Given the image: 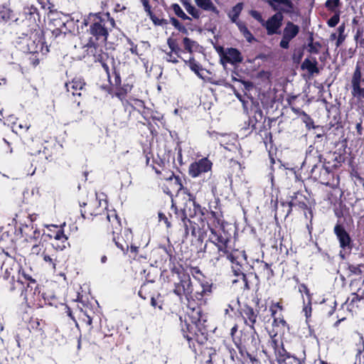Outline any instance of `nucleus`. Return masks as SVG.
I'll list each match as a JSON object with an SVG mask.
<instances>
[{"mask_svg":"<svg viewBox=\"0 0 364 364\" xmlns=\"http://www.w3.org/2000/svg\"><path fill=\"white\" fill-rule=\"evenodd\" d=\"M2 279L6 283L5 288L10 292L21 291L27 299L29 294L40 297V288L37 281L32 277L22 266L16 262L9 264H4Z\"/></svg>","mask_w":364,"mask_h":364,"instance_id":"nucleus-1","label":"nucleus"},{"mask_svg":"<svg viewBox=\"0 0 364 364\" xmlns=\"http://www.w3.org/2000/svg\"><path fill=\"white\" fill-rule=\"evenodd\" d=\"M232 239H229L216 246L211 245L204 254L210 262L214 265L218 264L223 258L229 260L231 263V268L235 276L240 277L244 283V287L250 289L249 282L245 274L242 259L246 260L247 256L245 251H239L230 245Z\"/></svg>","mask_w":364,"mask_h":364,"instance_id":"nucleus-2","label":"nucleus"},{"mask_svg":"<svg viewBox=\"0 0 364 364\" xmlns=\"http://www.w3.org/2000/svg\"><path fill=\"white\" fill-rule=\"evenodd\" d=\"M299 1V0H268L269 6L276 12L262 23L268 36L281 34L280 28L284 20V14L290 17L298 16L300 14Z\"/></svg>","mask_w":364,"mask_h":364,"instance_id":"nucleus-3","label":"nucleus"},{"mask_svg":"<svg viewBox=\"0 0 364 364\" xmlns=\"http://www.w3.org/2000/svg\"><path fill=\"white\" fill-rule=\"evenodd\" d=\"M87 27L88 41L107 42L109 33L116 26V22L109 12L90 13L82 22Z\"/></svg>","mask_w":364,"mask_h":364,"instance_id":"nucleus-4","label":"nucleus"},{"mask_svg":"<svg viewBox=\"0 0 364 364\" xmlns=\"http://www.w3.org/2000/svg\"><path fill=\"white\" fill-rule=\"evenodd\" d=\"M218 203V201H216ZM207 225L210 230L208 239L206 240L203 252L208 250L211 245L216 246L229 239H232L230 234L226 232L224 230L223 213L221 208L218 205L214 207V210L209 206V210L206 211Z\"/></svg>","mask_w":364,"mask_h":364,"instance_id":"nucleus-5","label":"nucleus"},{"mask_svg":"<svg viewBox=\"0 0 364 364\" xmlns=\"http://www.w3.org/2000/svg\"><path fill=\"white\" fill-rule=\"evenodd\" d=\"M213 284L211 281L203 279L198 282V287L194 289L192 298L188 301V309L192 311L194 323L205 321L202 306L207 304L213 294Z\"/></svg>","mask_w":364,"mask_h":364,"instance_id":"nucleus-6","label":"nucleus"},{"mask_svg":"<svg viewBox=\"0 0 364 364\" xmlns=\"http://www.w3.org/2000/svg\"><path fill=\"white\" fill-rule=\"evenodd\" d=\"M19 39L18 43L24 53H41L42 56H45L49 52L44 31L40 25H33V28H28Z\"/></svg>","mask_w":364,"mask_h":364,"instance_id":"nucleus-7","label":"nucleus"},{"mask_svg":"<svg viewBox=\"0 0 364 364\" xmlns=\"http://www.w3.org/2000/svg\"><path fill=\"white\" fill-rule=\"evenodd\" d=\"M167 45L169 50H163L166 55L164 59L168 63L177 64L179 63V59L182 61L184 59L182 56L183 53H188L192 55L198 43L188 37H184L182 40L183 48H181L178 40L171 36L167 38Z\"/></svg>","mask_w":364,"mask_h":364,"instance_id":"nucleus-8","label":"nucleus"},{"mask_svg":"<svg viewBox=\"0 0 364 364\" xmlns=\"http://www.w3.org/2000/svg\"><path fill=\"white\" fill-rule=\"evenodd\" d=\"M106 44L107 42L88 41L85 48H86L87 54L89 56H92L95 62H98L102 65L107 77L109 79L110 70L107 65V61L110 58V56L109 53L105 51Z\"/></svg>","mask_w":364,"mask_h":364,"instance_id":"nucleus-9","label":"nucleus"},{"mask_svg":"<svg viewBox=\"0 0 364 364\" xmlns=\"http://www.w3.org/2000/svg\"><path fill=\"white\" fill-rule=\"evenodd\" d=\"M259 335L255 328L240 331V336L235 340V344L242 355L247 351H257L259 349Z\"/></svg>","mask_w":364,"mask_h":364,"instance_id":"nucleus-10","label":"nucleus"},{"mask_svg":"<svg viewBox=\"0 0 364 364\" xmlns=\"http://www.w3.org/2000/svg\"><path fill=\"white\" fill-rule=\"evenodd\" d=\"M172 213H170V218L173 223L178 224L183 228V235L186 238L188 237L191 232L192 235L196 236L195 223L192 222L186 217V213L182 210L181 206H178L172 202L171 207Z\"/></svg>","mask_w":364,"mask_h":364,"instance_id":"nucleus-11","label":"nucleus"},{"mask_svg":"<svg viewBox=\"0 0 364 364\" xmlns=\"http://www.w3.org/2000/svg\"><path fill=\"white\" fill-rule=\"evenodd\" d=\"M270 312L269 318H272V326L273 331L274 328L280 331H284L285 328H289V326L284 318L283 314L284 306H283L282 299L279 301H272L269 308Z\"/></svg>","mask_w":364,"mask_h":364,"instance_id":"nucleus-12","label":"nucleus"},{"mask_svg":"<svg viewBox=\"0 0 364 364\" xmlns=\"http://www.w3.org/2000/svg\"><path fill=\"white\" fill-rule=\"evenodd\" d=\"M193 290L194 287L191 276L188 274L178 279V281L174 282L172 291L178 297L181 302L183 301V299H185L186 306H188V301H190L191 298H192Z\"/></svg>","mask_w":364,"mask_h":364,"instance_id":"nucleus-13","label":"nucleus"},{"mask_svg":"<svg viewBox=\"0 0 364 364\" xmlns=\"http://www.w3.org/2000/svg\"><path fill=\"white\" fill-rule=\"evenodd\" d=\"M102 219L105 220L106 232L108 234L120 235L122 230L121 219L115 210H107L103 211Z\"/></svg>","mask_w":364,"mask_h":364,"instance_id":"nucleus-14","label":"nucleus"},{"mask_svg":"<svg viewBox=\"0 0 364 364\" xmlns=\"http://www.w3.org/2000/svg\"><path fill=\"white\" fill-rule=\"evenodd\" d=\"M46 161L48 162L58 163L63 162L64 151L62 145L56 142H46L43 151H39Z\"/></svg>","mask_w":364,"mask_h":364,"instance_id":"nucleus-15","label":"nucleus"},{"mask_svg":"<svg viewBox=\"0 0 364 364\" xmlns=\"http://www.w3.org/2000/svg\"><path fill=\"white\" fill-rule=\"evenodd\" d=\"M239 314L242 316L244 323L248 326L251 329L255 328L257 323V318H259L264 323L269 322L270 318L268 315L263 316L259 314V311H256L252 306L248 304H245L239 310Z\"/></svg>","mask_w":364,"mask_h":364,"instance_id":"nucleus-16","label":"nucleus"},{"mask_svg":"<svg viewBox=\"0 0 364 364\" xmlns=\"http://www.w3.org/2000/svg\"><path fill=\"white\" fill-rule=\"evenodd\" d=\"M212 168L213 162L208 157H203L191 163L188 166V173L191 178H198L211 171Z\"/></svg>","mask_w":364,"mask_h":364,"instance_id":"nucleus-17","label":"nucleus"},{"mask_svg":"<svg viewBox=\"0 0 364 364\" xmlns=\"http://www.w3.org/2000/svg\"><path fill=\"white\" fill-rule=\"evenodd\" d=\"M331 168L333 167L330 166V162H324L319 169L317 179L321 184L335 188L338 185L339 180L338 178H335Z\"/></svg>","mask_w":364,"mask_h":364,"instance_id":"nucleus-18","label":"nucleus"},{"mask_svg":"<svg viewBox=\"0 0 364 364\" xmlns=\"http://www.w3.org/2000/svg\"><path fill=\"white\" fill-rule=\"evenodd\" d=\"M81 206L80 213L84 219H90L91 217H95L98 220L103 219V213L105 211L100 207V201L97 198L90 200L89 203H84Z\"/></svg>","mask_w":364,"mask_h":364,"instance_id":"nucleus-19","label":"nucleus"},{"mask_svg":"<svg viewBox=\"0 0 364 364\" xmlns=\"http://www.w3.org/2000/svg\"><path fill=\"white\" fill-rule=\"evenodd\" d=\"M218 53L221 57L223 63H230L231 65H237L243 61V57L240 51L235 48H228L225 50L223 47H220Z\"/></svg>","mask_w":364,"mask_h":364,"instance_id":"nucleus-20","label":"nucleus"},{"mask_svg":"<svg viewBox=\"0 0 364 364\" xmlns=\"http://www.w3.org/2000/svg\"><path fill=\"white\" fill-rule=\"evenodd\" d=\"M300 31V28L298 25L294 24L291 21H287L285 27L283 29L282 38L279 43V46L283 49H288L289 48V43L293 40Z\"/></svg>","mask_w":364,"mask_h":364,"instance_id":"nucleus-21","label":"nucleus"},{"mask_svg":"<svg viewBox=\"0 0 364 364\" xmlns=\"http://www.w3.org/2000/svg\"><path fill=\"white\" fill-rule=\"evenodd\" d=\"M299 196H300L301 198H304V199H306L305 196H304L302 194L299 193V192L294 193V195L291 196V200L287 203L288 205V210L285 215V218L289 216L291 211L292 208L294 206H298L299 208L307 210L308 213L310 215V218L311 219L313 218V211L311 208L309 207L306 203L304 200H299ZM281 205L282 206H286L287 204L284 202L281 203Z\"/></svg>","mask_w":364,"mask_h":364,"instance_id":"nucleus-22","label":"nucleus"},{"mask_svg":"<svg viewBox=\"0 0 364 364\" xmlns=\"http://www.w3.org/2000/svg\"><path fill=\"white\" fill-rule=\"evenodd\" d=\"M85 86V79L81 76H75L71 80L65 83L67 92L70 93L74 97H80L82 92L86 90Z\"/></svg>","mask_w":364,"mask_h":364,"instance_id":"nucleus-23","label":"nucleus"},{"mask_svg":"<svg viewBox=\"0 0 364 364\" xmlns=\"http://www.w3.org/2000/svg\"><path fill=\"white\" fill-rule=\"evenodd\" d=\"M193 350L196 357L198 358L200 361L205 364H213L215 361L217 356V351L215 348L205 346L202 348H196Z\"/></svg>","mask_w":364,"mask_h":364,"instance_id":"nucleus-24","label":"nucleus"},{"mask_svg":"<svg viewBox=\"0 0 364 364\" xmlns=\"http://www.w3.org/2000/svg\"><path fill=\"white\" fill-rule=\"evenodd\" d=\"M333 231L339 241L340 247L343 250H347L350 252L353 249V242L350 235L345 230L344 227L341 224L337 223L334 227Z\"/></svg>","mask_w":364,"mask_h":364,"instance_id":"nucleus-25","label":"nucleus"},{"mask_svg":"<svg viewBox=\"0 0 364 364\" xmlns=\"http://www.w3.org/2000/svg\"><path fill=\"white\" fill-rule=\"evenodd\" d=\"M24 16L23 19V23L28 28H33V25H39L40 16L38 12V9L34 6H25L22 12Z\"/></svg>","mask_w":364,"mask_h":364,"instance_id":"nucleus-26","label":"nucleus"},{"mask_svg":"<svg viewBox=\"0 0 364 364\" xmlns=\"http://www.w3.org/2000/svg\"><path fill=\"white\" fill-rule=\"evenodd\" d=\"M253 115L250 116L248 120V129L251 128V132L253 130L257 131L259 127L266 123L267 118L264 116L263 112L259 107H255L251 109Z\"/></svg>","mask_w":364,"mask_h":364,"instance_id":"nucleus-27","label":"nucleus"},{"mask_svg":"<svg viewBox=\"0 0 364 364\" xmlns=\"http://www.w3.org/2000/svg\"><path fill=\"white\" fill-rule=\"evenodd\" d=\"M321 159L322 156L317 149L312 145L308 147L306 152L304 163L312 166L313 168L311 171L313 173L315 172L316 168H317L318 164L321 162Z\"/></svg>","mask_w":364,"mask_h":364,"instance_id":"nucleus-28","label":"nucleus"},{"mask_svg":"<svg viewBox=\"0 0 364 364\" xmlns=\"http://www.w3.org/2000/svg\"><path fill=\"white\" fill-rule=\"evenodd\" d=\"M58 250L52 246L51 248H45L41 254L43 260L53 270H55L57 264L60 262Z\"/></svg>","mask_w":364,"mask_h":364,"instance_id":"nucleus-29","label":"nucleus"},{"mask_svg":"<svg viewBox=\"0 0 364 364\" xmlns=\"http://www.w3.org/2000/svg\"><path fill=\"white\" fill-rule=\"evenodd\" d=\"M271 346H272L278 364H284L287 362V359L291 358L290 353H289L284 347L283 344L279 346L277 339L274 337L271 339Z\"/></svg>","mask_w":364,"mask_h":364,"instance_id":"nucleus-30","label":"nucleus"},{"mask_svg":"<svg viewBox=\"0 0 364 364\" xmlns=\"http://www.w3.org/2000/svg\"><path fill=\"white\" fill-rule=\"evenodd\" d=\"M242 167L241 164L235 159H230L225 166V173L230 183L232 182V178H240L242 174Z\"/></svg>","mask_w":364,"mask_h":364,"instance_id":"nucleus-31","label":"nucleus"},{"mask_svg":"<svg viewBox=\"0 0 364 364\" xmlns=\"http://www.w3.org/2000/svg\"><path fill=\"white\" fill-rule=\"evenodd\" d=\"M57 232L53 235L54 241L52 242V246L57 250H63L67 246H69L68 237L64 232L63 227H56Z\"/></svg>","mask_w":364,"mask_h":364,"instance_id":"nucleus-32","label":"nucleus"},{"mask_svg":"<svg viewBox=\"0 0 364 364\" xmlns=\"http://www.w3.org/2000/svg\"><path fill=\"white\" fill-rule=\"evenodd\" d=\"M158 291L154 281L148 280L141 285L138 295L143 300H149L152 295L156 294Z\"/></svg>","mask_w":364,"mask_h":364,"instance_id":"nucleus-33","label":"nucleus"},{"mask_svg":"<svg viewBox=\"0 0 364 364\" xmlns=\"http://www.w3.org/2000/svg\"><path fill=\"white\" fill-rule=\"evenodd\" d=\"M15 245L14 230L12 228L9 230L1 229L0 235V246L2 249H11Z\"/></svg>","mask_w":364,"mask_h":364,"instance_id":"nucleus-34","label":"nucleus"},{"mask_svg":"<svg viewBox=\"0 0 364 364\" xmlns=\"http://www.w3.org/2000/svg\"><path fill=\"white\" fill-rule=\"evenodd\" d=\"M208 345V335L202 332L200 329L198 330L188 343L189 348H191L193 351L196 349V348H202Z\"/></svg>","mask_w":364,"mask_h":364,"instance_id":"nucleus-35","label":"nucleus"},{"mask_svg":"<svg viewBox=\"0 0 364 364\" xmlns=\"http://www.w3.org/2000/svg\"><path fill=\"white\" fill-rule=\"evenodd\" d=\"M272 120L269 118L267 123L261 125L257 129V134H259L265 146H267L269 144L272 143V134L270 131Z\"/></svg>","mask_w":364,"mask_h":364,"instance_id":"nucleus-36","label":"nucleus"},{"mask_svg":"<svg viewBox=\"0 0 364 364\" xmlns=\"http://www.w3.org/2000/svg\"><path fill=\"white\" fill-rule=\"evenodd\" d=\"M19 230L21 232V236L23 237L24 240L27 242L36 240L40 237L41 235L40 230H38L36 228L33 229V225H22Z\"/></svg>","mask_w":364,"mask_h":364,"instance_id":"nucleus-37","label":"nucleus"},{"mask_svg":"<svg viewBox=\"0 0 364 364\" xmlns=\"http://www.w3.org/2000/svg\"><path fill=\"white\" fill-rule=\"evenodd\" d=\"M144 11L146 12L147 15L149 16L150 19L152 21L153 23L155 26H166L168 23V21L167 19H165L164 18H159L152 11H151V6L149 4V2L148 0H141Z\"/></svg>","mask_w":364,"mask_h":364,"instance_id":"nucleus-38","label":"nucleus"},{"mask_svg":"<svg viewBox=\"0 0 364 364\" xmlns=\"http://www.w3.org/2000/svg\"><path fill=\"white\" fill-rule=\"evenodd\" d=\"M257 269L259 275L267 280L272 279L274 276L272 264L264 261L257 262Z\"/></svg>","mask_w":364,"mask_h":364,"instance_id":"nucleus-39","label":"nucleus"},{"mask_svg":"<svg viewBox=\"0 0 364 364\" xmlns=\"http://www.w3.org/2000/svg\"><path fill=\"white\" fill-rule=\"evenodd\" d=\"M159 166L161 168L159 169L155 166H153L156 173L159 176V178L161 181H166L167 182H172L173 177H174L175 173L167 168H165V162L163 160H160V163Z\"/></svg>","mask_w":364,"mask_h":364,"instance_id":"nucleus-40","label":"nucleus"},{"mask_svg":"<svg viewBox=\"0 0 364 364\" xmlns=\"http://www.w3.org/2000/svg\"><path fill=\"white\" fill-rule=\"evenodd\" d=\"M317 65L318 62L315 57L306 58L302 62L301 69L303 70H306L309 75H314V74H318L320 72Z\"/></svg>","mask_w":364,"mask_h":364,"instance_id":"nucleus-41","label":"nucleus"},{"mask_svg":"<svg viewBox=\"0 0 364 364\" xmlns=\"http://www.w3.org/2000/svg\"><path fill=\"white\" fill-rule=\"evenodd\" d=\"M194 205V195L191 193H188V198H184V202L181 206L182 210L186 213L187 218H194L196 216V211L193 209Z\"/></svg>","mask_w":364,"mask_h":364,"instance_id":"nucleus-42","label":"nucleus"},{"mask_svg":"<svg viewBox=\"0 0 364 364\" xmlns=\"http://www.w3.org/2000/svg\"><path fill=\"white\" fill-rule=\"evenodd\" d=\"M199 328L194 323H188L187 321L181 322V331L183 337L189 343Z\"/></svg>","mask_w":364,"mask_h":364,"instance_id":"nucleus-43","label":"nucleus"},{"mask_svg":"<svg viewBox=\"0 0 364 364\" xmlns=\"http://www.w3.org/2000/svg\"><path fill=\"white\" fill-rule=\"evenodd\" d=\"M339 144L342 147V154H336L333 153V161L335 162L331 166L333 168H337L341 166L343 163L345 162V161L347 159L346 154V149H347V140L345 139L341 141H339Z\"/></svg>","mask_w":364,"mask_h":364,"instance_id":"nucleus-44","label":"nucleus"},{"mask_svg":"<svg viewBox=\"0 0 364 364\" xmlns=\"http://www.w3.org/2000/svg\"><path fill=\"white\" fill-rule=\"evenodd\" d=\"M185 65H188L190 69L200 78L203 79L201 71L203 70L202 65L195 59L193 56H190L188 59H183Z\"/></svg>","mask_w":364,"mask_h":364,"instance_id":"nucleus-45","label":"nucleus"},{"mask_svg":"<svg viewBox=\"0 0 364 364\" xmlns=\"http://www.w3.org/2000/svg\"><path fill=\"white\" fill-rule=\"evenodd\" d=\"M168 268L172 275L176 274L178 279L188 274L186 272L183 265L177 262V259L169 260Z\"/></svg>","mask_w":364,"mask_h":364,"instance_id":"nucleus-46","label":"nucleus"},{"mask_svg":"<svg viewBox=\"0 0 364 364\" xmlns=\"http://www.w3.org/2000/svg\"><path fill=\"white\" fill-rule=\"evenodd\" d=\"M149 301L150 305L154 309H158L159 311L164 310V306L165 305L164 296L159 291L152 295Z\"/></svg>","mask_w":364,"mask_h":364,"instance_id":"nucleus-47","label":"nucleus"},{"mask_svg":"<svg viewBox=\"0 0 364 364\" xmlns=\"http://www.w3.org/2000/svg\"><path fill=\"white\" fill-rule=\"evenodd\" d=\"M30 127V124H28L26 122L20 120L16 119L12 123L11 129L12 131L18 135H22L25 134Z\"/></svg>","mask_w":364,"mask_h":364,"instance_id":"nucleus-48","label":"nucleus"},{"mask_svg":"<svg viewBox=\"0 0 364 364\" xmlns=\"http://www.w3.org/2000/svg\"><path fill=\"white\" fill-rule=\"evenodd\" d=\"M363 84H364V77H363L361 73V68L359 63H357L355 65V70L352 75L350 85H362Z\"/></svg>","mask_w":364,"mask_h":364,"instance_id":"nucleus-49","label":"nucleus"},{"mask_svg":"<svg viewBox=\"0 0 364 364\" xmlns=\"http://www.w3.org/2000/svg\"><path fill=\"white\" fill-rule=\"evenodd\" d=\"M291 109L294 113L298 114L301 117L302 121L305 123L307 129H310L311 128H314V120L308 114L304 111L301 110L299 108L291 107Z\"/></svg>","mask_w":364,"mask_h":364,"instance_id":"nucleus-50","label":"nucleus"},{"mask_svg":"<svg viewBox=\"0 0 364 364\" xmlns=\"http://www.w3.org/2000/svg\"><path fill=\"white\" fill-rule=\"evenodd\" d=\"M237 26L240 32L242 33L243 37L246 39L248 43H252L253 41H256L255 38L251 33V31L248 29L246 24L244 22L239 21L237 23Z\"/></svg>","mask_w":364,"mask_h":364,"instance_id":"nucleus-51","label":"nucleus"},{"mask_svg":"<svg viewBox=\"0 0 364 364\" xmlns=\"http://www.w3.org/2000/svg\"><path fill=\"white\" fill-rule=\"evenodd\" d=\"M196 4L204 11H213L218 14V10L211 0H194Z\"/></svg>","mask_w":364,"mask_h":364,"instance_id":"nucleus-52","label":"nucleus"},{"mask_svg":"<svg viewBox=\"0 0 364 364\" xmlns=\"http://www.w3.org/2000/svg\"><path fill=\"white\" fill-rule=\"evenodd\" d=\"M50 24L53 25V26H58L59 28L66 29L67 33H70L72 31L70 27L73 24V23L72 20L67 19L65 21H64L60 18H53L51 21Z\"/></svg>","mask_w":364,"mask_h":364,"instance_id":"nucleus-53","label":"nucleus"},{"mask_svg":"<svg viewBox=\"0 0 364 364\" xmlns=\"http://www.w3.org/2000/svg\"><path fill=\"white\" fill-rule=\"evenodd\" d=\"M45 325V322L38 318L31 317L28 322L29 329L39 331L41 334L43 333V328Z\"/></svg>","mask_w":364,"mask_h":364,"instance_id":"nucleus-54","label":"nucleus"},{"mask_svg":"<svg viewBox=\"0 0 364 364\" xmlns=\"http://www.w3.org/2000/svg\"><path fill=\"white\" fill-rule=\"evenodd\" d=\"M363 295V291H361V288L358 289V293L352 294V298L348 304V306L350 307V311L353 310L355 308L358 307V303L364 299V297L361 296Z\"/></svg>","mask_w":364,"mask_h":364,"instance_id":"nucleus-55","label":"nucleus"},{"mask_svg":"<svg viewBox=\"0 0 364 364\" xmlns=\"http://www.w3.org/2000/svg\"><path fill=\"white\" fill-rule=\"evenodd\" d=\"M112 240L114 242L116 246L124 253L129 251V245L123 240L120 235H113Z\"/></svg>","mask_w":364,"mask_h":364,"instance_id":"nucleus-56","label":"nucleus"},{"mask_svg":"<svg viewBox=\"0 0 364 364\" xmlns=\"http://www.w3.org/2000/svg\"><path fill=\"white\" fill-rule=\"evenodd\" d=\"M139 114L141 115V117L144 119V120L147 123L148 127L150 129V127H151V123L150 122L151 117H152V114H157V112L153 110L152 109L144 107Z\"/></svg>","mask_w":364,"mask_h":364,"instance_id":"nucleus-57","label":"nucleus"},{"mask_svg":"<svg viewBox=\"0 0 364 364\" xmlns=\"http://www.w3.org/2000/svg\"><path fill=\"white\" fill-rule=\"evenodd\" d=\"M364 267V264H360L358 265L348 264V266H347L348 274H347V276L348 277H350L353 275H361L363 273L361 267Z\"/></svg>","mask_w":364,"mask_h":364,"instance_id":"nucleus-58","label":"nucleus"},{"mask_svg":"<svg viewBox=\"0 0 364 364\" xmlns=\"http://www.w3.org/2000/svg\"><path fill=\"white\" fill-rule=\"evenodd\" d=\"M351 95L358 101L364 100V87L362 85L351 86Z\"/></svg>","mask_w":364,"mask_h":364,"instance_id":"nucleus-59","label":"nucleus"},{"mask_svg":"<svg viewBox=\"0 0 364 364\" xmlns=\"http://www.w3.org/2000/svg\"><path fill=\"white\" fill-rule=\"evenodd\" d=\"M350 176L355 184L359 183L364 188V178H363L355 167H352Z\"/></svg>","mask_w":364,"mask_h":364,"instance_id":"nucleus-60","label":"nucleus"},{"mask_svg":"<svg viewBox=\"0 0 364 364\" xmlns=\"http://www.w3.org/2000/svg\"><path fill=\"white\" fill-rule=\"evenodd\" d=\"M171 8L174 14L181 20H191V17L186 14L178 4H171Z\"/></svg>","mask_w":364,"mask_h":364,"instance_id":"nucleus-61","label":"nucleus"},{"mask_svg":"<svg viewBox=\"0 0 364 364\" xmlns=\"http://www.w3.org/2000/svg\"><path fill=\"white\" fill-rule=\"evenodd\" d=\"M170 23L172 26L178 30L179 32L183 34H188V28L186 26L182 24L177 18L175 17L170 18Z\"/></svg>","mask_w":364,"mask_h":364,"instance_id":"nucleus-62","label":"nucleus"},{"mask_svg":"<svg viewBox=\"0 0 364 364\" xmlns=\"http://www.w3.org/2000/svg\"><path fill=\"white\" fill-rule=\"evenodd\" d=\"M173 191L178 192L183 188L182 178L179 176H174L173 181L169 182Z\"/></svg>","mask_w":364,"mask_h":364,"instance_id":"nucleus-63","label":"nucleus"},{"mask_svg":"<svg viewBox=\"0 0 364 364\" xmlns=\"http://www.w3.org/2000/svg\"><path fill=\"white\" fill-rule=\"evenodd\" d=\"M13 12L5 6L0 7V20L8 21L12 18Z\"/></svg>","mask_w":364,"mask_h":364,"instance_id":"nucleus-64","label":"nucleus"}]
</instances>
